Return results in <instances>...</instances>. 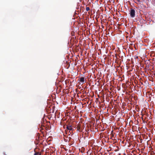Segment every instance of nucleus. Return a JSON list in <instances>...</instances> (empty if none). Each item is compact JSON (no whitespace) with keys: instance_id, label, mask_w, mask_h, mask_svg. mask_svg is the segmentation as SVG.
<instances>
[{"instance_id":"f03ea898","label":"nucleus","mask_w":155,"mask_h":155,"mask_svg":"<svg viewBox=\"0 0 155 155\" xmlns=\"http://www.w3.org/2000/svg\"><path fill=\"white\" fill-rule=\"evenodd\" d=\"M66 128L68 130H69V132H70V133H71V132H72L73 128L72 125L70 124L67 125Z\"/></svg>"},{"instance_id":"20e7f679","label":"nucleus","mask_w":155,"mask_h":155,"mask_svg":"<svg viewBox=\"0 0 155 155\" xmlns=\"http://www.w3.org/2000/svg\"><path fill=\"white\" fill-rule=\"evenodd\" d=\"M79 80L82 84L85 83V81L84 77H81L80 78Z\"/></svg>"},{"instance_id":"f257e3e1","label":"nucleus","mask_w":155,"mask_h":155,"mask_svg":"<svg viewBox=\"0 0 155 155\" xmlns=\"http://www.w3.org/2000/svg\"><path fill=\"white\" fill-rule=\"evenodd\" d=\"M130 14L131 17L132 18L134 17L135 16V11L132 8L130 9Z\"/></svg>"},{"instance_id":"6e6552de","label":"nucleus","mask_w":155,"mask_h":155,"mask_svg":"<svg viewBox=\"0 0 155 155\" xmlns=\"http://www.w3.org/2000/svg\"><path fill=\"white\" fill-rule=\"evenodd\" d=\"M141 0H137V1L138 2H139Z\"/></svg>"},{"instance_id":"39448f33","label":"nucleus","mask_w":155,"mask_h":155,"mask_svg":"<svg viewBox=\"0 0 155 155\" xmlns=\"http://www.w3.org/2000/svg\"><path fill=\"white\" fill-rule=\"evenodd\" d=\"M34 155H41V153L38 152H36L35 153Z\"/></svg>"},{"instance_id":"423d86ee","label":"nucleus","mask_w":155,"mask_h":155,"mask_svg":"<svg viewBox=\"0 0 155 155\" xmlns=\"http://www.w3.org/2000/svg\"><path fill=\"white\" fill-rule=\"evenodd\" d=\"M86 11H88L90 10V8L88 7H86Z\"/></svg>"},{"instance_id":"7ed1b4c3","label":"nucleus","mask_w":155,"mask_h":155,"mask_svg":"<svg viewBox=\"0 0 155 155\" xmlns=\"http://www.w3.org/2000/svg\"><path fill=\"white\" fill-rule=\"evenodd\" d=\"M76 128L77 130L79 132H81L82 131V129L81 127V125L79 124H77Z\"/></svg>"},{"instance_id":"0eeeda50","label":"nucleus","mask_w":155,"mask_h":155,"mask_svg":"<svg viewBox=\"0 0 155 155\" xmlns=\"http://www.w3.org/2000/svg\"><path fill=\"white\" fill-rule=\"evenodd\" d=\"M41 127L42 129H44V128H45V127L44 126L41 125Z\"/></svg>"}]
</instances>
